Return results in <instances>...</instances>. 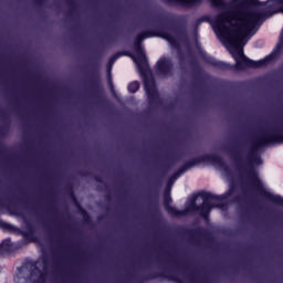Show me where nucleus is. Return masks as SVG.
<instances>
[{
    "label": "nucleus",
    "mask_w": 283,
    "mask_h": 283,
    "mask_svg": "<svg viewBox=\"0 0 283 283\" xmlns=\"http://www.w3.org/2000/svg\"><path fill=\"white\" fill-rule=\"evenodd\" d=\"M258 21V17L253 13L238 14L233 12H226L217 18V28L223 39L233 46L231 54L237 62L238 70H244V67H262L266 65V60L261 62H251L244 56V51L240 49L242 41L251 34L253 25Z\"/></svg>",
    "instance_id": "1"
},
{
    "label": "nucleus",
    "mask_w": 283,
    "mask_h": 283,
    "mask_svg": "<svg viewBox=\"0 0 283 283\" xmlns=\"http://www.w3.org/2000/svg\"><path fill=\"white\" fill-rule=\"evenodd\" d=\"M145 87H146V92L147 94H149V96H151V94H156V86L154 85V82H145Z\"/></svg>",
    "instance_id": "2"
},
{
    "label": "nucleus",
    "mask_w": 283,
    "mask_h": 283,
    "mask_svg": "<svg viewBox=\"0 0 283 283\" xmlns=\"http://www.w3.org/2000/svg\"><path fill=\"white\" fill-rule=\"evenodd\" d=\"M157 67L160 70V72H165V67H169V62H167L166 59L160 60L157 64Z\"/></svg>",
    "instance_id": "3"
},
{
    "label": "nucleus",
    "mask_w": 283,
    "mask_h": 283,
    "mask_svg": "<svg viewBox=\"0 0 283 283\" xmlns=\"http://www.w3.org/2000/svg\"><path fill=\"white\" fill-rule=\"evenodd\" d=\"M140 88V84L138 82H133L128 85V90L129 92H132L133 94L138 92V90Z\"/></svg>",
    "instance_id": "4"
},
{
    "label": "nucleus",
    "mask_w": 283,
    "mask_h": 283,
    "mask_svg": "<svg viewBox=\"0 0 283 283\" xmlns=\"http://www.w3.org/2000/svg\"><path fill=\"white\" fill-rule=\"evenodd\" d=\"M214 6H222V0H211Z\"/></svg>",
    "instance_id": "5"
},
{
    "label": "nucleus",
    "mask_w": 283,
    "mask_h": 283,
    "mask_svg": "<svg viewBox=\"0 0 283 283\" xmlns=\"http://www.w3.org/2000/svg\"><path fill=\"white\" fill-rule=\"evenodd\" d=\"M138 67H145L147 65V62H136Z\"/></svg>",
    "instance_id": "6"
}]
</instances>
